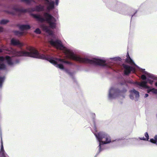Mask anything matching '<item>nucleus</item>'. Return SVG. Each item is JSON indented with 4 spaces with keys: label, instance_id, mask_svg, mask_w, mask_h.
<instances>
[{
    "label": "nucleus",
    "instance_id": "5701e85b",
    "mask_svg": "<svg viewBox=\"0 0 157 157\" xmlns=\"http://www.w3.org/2000/svg\"><path fill=\"white\" fill-rule=\"evenodd\" d=\"M8 21L7 20L3 19L0 21V24H5L8 22Z\"/></svg>",
    "mask_w": 157,
    "mask_h": 157
},
{
    "label": "nucleus",
    "instance_id": "412c9836",
    "mask_svg": "<svg viewBox=\"0 0 157 157\" xmlns=\"http://www.w3.org/2000/svg\"><path fill=\"white\" fill-rule=\"evenodd\" d=\"M150 91H151L153 93L157 94V90L154 88H152L150 90H147V92L149 93Z\"/></svg>",
    "mask_w": 157,
    "mask_h": 157
},
{
    "label": "nucleus",
    "instance_id": "f3484780",
    "mask_svg": "<svg viewBox=\"0 0 157 157\" xmlns=\"http://www.w3.org/2000/svg\"><path fill=\"white\" fill-rule=\"evenodd\" d=\"M147 82H145V81H142L141 82H136V84L138 85L140 87H147Z\"/></svg>",
    "mask_w": 157,
    "mask_h": 157
},
{
    "label": "nucleus",
    "instance_id": "72a5a7b5",
    "mask_svg": "<svg viewBox=\"0 0 157 157\" xmlns=\"http://www.w3.org/2000/svg\"><path fill=\"white\" fill-rule=\"evenodd\" d=\"M155 139L156 140V144H157V136H155Z\"/></svg>",
    "mask_w": 157,
    "mask_h": 157
},
{
    "label": "nucleus",
    "instance_id": "e433bc0d",
    "mask_svg": "<svg viewBox=\"0 0 157 157\" xmlns=\"http://www.w3.org/2000/svg\"><path fill=\"white\" fill-rule=\"evenodd\" d=\"M155 85L157 86V82L155 83Z\"/></svg>",
    "mask_w": 157,
    "mask_h": 157
},
{
    "label": "nucleus",
    "instance_id": "20e7f679",
    "mask_svg": "<svg viewBox=\"0 0 157 157\" xmlns=\"http://www.w3.org/2000/svg\"><path fill=\"white\" fill-rule=\"evenodd\" d=\"M98 141L99 142L98 147L99 148V153L105 149V144H109L112 142L110 136L106 133L101 132L96 133L94 132Z\"/></svg>",
    "mask_w": 157,
    "mask_h": 157
},
{
    "label": "nucleus",
    "instance_id": "4468645a",
    "mask_svg": "<svg viewBox=\"0 0 157 157\" xmlns=\"http://www.w3.org/2000/svg\"><path fill=\"white\" fill-rule=\"evenodd\" d=\"M127 58L125 59L126 62L129 63L131 64H134L135 66L138 68H139V67L137 66L134 63L133 61L131 58L130 57L128 53H127Z\"/></svg>",
    "mask_w": 157,
    "mask_h": 157
},
{
    "label": "nucleus",
    "instance_id": "39448f33",
    "mask_svg": "<svg viewBox=\"0 0 157 157\" xmlns=\"http://www.w3.org/2000/svg\"><path fill=\"white\" fill-rule=\"evenodd\" d=\"M32 16L36 18L37 20L40 22H43L46 21L48 23L49 27L52 29H55L56 27V19L51 15L47 13H45L44 14V17H42L40 15L33 14Z\"/></svg>",
    "mask_w": 157,
    "mask_h": 157
},
{
    "label": "nucleus",
    "instance_id": "aec40b11",
    "mask_svg": "<svg viewBox=\"0 0 157 157\" xmlns=\"http://www.w3.org/2000/svg\"><path fill=\"white\" fill-rule=\"evenodd\" d=\"M110 59L112 61H116L117 60L120 61L121 58L119 57H114L110 58Z\"/></svg>",
    "mask_w": 157,
    "mask_h": 157
},
{
    "label": "nucleus",
    "instance_id": "6ab92c4d",
    "mask_svg": "<svg viewBox=\"0 0 157 157\" xmlns=\"http://www.w3.org/2000/svg\"><path fill=\"white\" fill-rule=\"evenodd\" d=\"M15 10L20 13H24L27 11V10L26 9L22 8H16L15 9Z\"/></svg>",
    "mask_w": 157,
    "mask_h": 157
},
{
    "label": "nucleus",
    "instance_id": "4be33fe9",
    "mask_svg": "<svg viewBox=\"0 0 157 157\" xmlns=\"http://www.w3.org/2000/svg\"><path fill=\"white\" fill-rule=\"evenodd\" d=\"M6 153L4 150L0 151V156L1 155L2 157H5Z\"/></svg>",
    "mask_w": 157,
    "mask_h": 157
},
{
    "label": "nucleus",
    "instance_id": "bb28decb",
    "mask_svg": "<svg viewBox=\"0 0 157 157\" xmlns=\"http://www.w3.org/2000/svg\"><path fill=\"white\" fill-rule=\"evenodd\" d=\"M14 33L15 34L17 35H19L20 36H21L23 35V33L20 32L19 31H15L14 32Z\"/></svg>",
    "mask_w": 157,
    "mask_h": 157
},
{
    "label": "nucleus",
    "instance_id": "a211bd4d",
    "mask_svg": "<svg viewBox=\"0 0 157 157\" xmlns=\"http://www.w3.org/2000/svg\"><path fill=\"white\" fill-rule=\"evenodd\" d=\"M144 136L145 137V138H144V137H139V139L140 140L148 141L149 139V136L147 132H145L144 133Z\"/></svg>",
    "mask_w": 157,
    "mask_h": 157
},
{
    "label": "nucleus",
    "instance_id": "f704fd0d",
    "mask_svg": "<svg viewBox=\"0 0 157 157\" xmlns=\"http://www.w3.org/2000/svg\"><path fill=\"white\" fill-rule=\"evenodd\" d=\"M99 153V152H98V153L94 157H97V156L98 155V154L99 153Z\"/></svg>",
    "mask_w": 157,
    "mask_h": 157
},
{
    "label": "nucleus",
    "instance_id": "7c9ffc66",
    "mask_svg": "<svg viewBox=\"0 0 157 157\" xmlns=\"http://www.w3.org/2000/svg\"><path fill=\"white\" fill-rule=\"evenodd\" d=\"M3 28L2 27H0V32H2L3 31Z\"/></svg>",
    "mask_w": 157,
    "mask_h": 157
},
{
    "label": "nucleus",
    "instance_id": "ddd939ff",
    "mask_svg": "<svg viewBox=\"0 0 157 157\" xmlns=\"http://www.w3.org/2000/svg\"><path fill=\"white\" fill-rule=\"evenodd\" d=\"M11 44L13 45L17 46L20 47H22L24 45L23 43L20 42L19 40L14 38L11 39Z\"/></svg>",
    "mask_w": 157,
    "mask_h": 157
},
{
    "label": "nucleus",
    "instance_id": "7ed1b4c3",
    "mask_svg": "<svg viewBox=\"0 0 157 157\" xmlns=\"http://www.w3.org/2000/svg\"><path fill=\"white\" fill-rule=\"evenodd\" d=\"M5 61L7 65L10 67H13L17 64L20 62V59H16L15 61H13L12 58L8 56H6L5 57L3 56H0V89H1L2 87V85L5 79L4 76L1 77V73L2 71L4 70L6 68V66L4 63Z\"/></svg>",
    "mask_w": 157,
    "mask_h": 157
},
{
    "label": "nucleus",
    "instance_id": "f257e3e1",
    "mask_svg": "<svg viewBox=\"0 0 157 157\" xmlns=\"http://www.w3.org/2000/svg\"><path fill=\"white\" fill-rule=\"evenodd\" d=\"M48 42L51 45L57 49L63 50L66 57L68 58L80 63L99 65L106 68H112L111 64L107 63L106 61L104 59L98 58H94L91 59L82 58L79 56L75 54L72 50L64 47L62 42L59 40H54L52 39H51L48 41Z\"/></svg>",
    "mask_w": 157,
    "mask_h": 157
},
{
    "label": "nucleus",
    "instance_id": "9b49d317",
    "mask_svg": "<svg viewBox=\"0 0 157 157\" xmlns=\"http://www.w3.org/2000/svg\"><path fill=\"white\" fill-rule=\"evenodd\" d=\"M45 4L47 5V9L50 10L54 8V2L51 0H44Z\"/></svg>",
    "mask_w": 157,
    "mask_h": 157
},
{
    "label": "nucleus",
    "instance_id": "c756f323",
    "mask_svg": "<svg viewBox=\"0 0 157 157\" xmlns=\"http://www.w3.org/2000/svg\"><path fill=\"white\" fill-rule=\"evenodd\" d=\"M137 12V11H136L134 13V14H133V15H132V18H131V19H132V18L133 17H134V16H136V13Z\"/></svg>",
    "mask_w": 157,
    "mask_h": 157
},
{
    "label": "nucleus",
    "instance_id": "393cba45",
    "mask_svg": "<svg viewBox=\"0 0 157 157\" xmlns=\"http://www.w3.org/2000/svg\"><path fill=\"white\" fill-rule=\"evenodd\" d=\"M21 2H24L26 4H30L31 3L32 0H21Z\"/></svg>",
    "mask_w": 157,
    "mask_h": 157
},
{
    "label": "nucleus",
    "instance_id": "6e6552de",
    "mask_svg": "<svg viewBox=\"0 0 157 157\" xmlns=\"http://www.w3.org/2000/svg\"><path fill=\"white\" fill-rule=\"evenodd\" d=\"M123 5L121 3L116 1L110 6L109 8L111 10L116 11L120 13L125 14Z\"/></svg>",
    "mask_w": 157,
    "mask_h": 157
},
{
    "label": "nucleus",
    "instance_id": "1a4fd4ad",
    "mask_svg": "<svg viewBox=\"0 0 157 157\" xmlns=\"http://www.w3.org/2000/svg\"><path fill=\"white\" fill-rule=\"evenodd\" d=\"M122 66L124 69V74L126 75H128L129 74L131 71L133 72H135V69L133 67L124 64H122Z\"/></svg>",
    "mask_w": 157,
    "mask_h": 157
},
{
    "label": "nucleus",
    "instance_id": "c9c22d12",
    "mask_svg": "<svg viewBox=\"0 0 157 157\" xmlns=\"http://www.w3.org/2000/svg\"><path fill=\"white\" fill-rule=\"evenodd\" d=\"M2 52V49H0V52Z\"/></svg>",
    "mask_w": 157,
    "mask_h": 157
},
{
    "label": "nucleus",
    "instance_id": "2f4dec72",
    "mask_svg": "<svg viewBox=\"0 0 157 157\" xmlns=\"http://www.w3.org/2000/svg\"><path fill=\"white\" fill-rule=\"evenodd\" d=\"M148 94H146L144 95V97L147 98L148 97Z\"/></svg>",
    "mask_w": 157,
    "mask_h": 157
},
{
    "label": "nucleus",
    "instance_id": "b1692460",
    "mask_svg": "<svg viewBox=\"0 0 157 157\" xmlns=\"http://www.w3.org/2000/svg\"><path fill=\"white\" fill-rule=\"evenodd\" d=\"M0 134H1V148L0 151H4V147H3V142H2V136H1V131H0Z\"/></svg>",
    "mask_w": 157,
    "mask_h": 157
},
{
    "label": "nucleus",
    "instance_id": "58836bf2",
    "mask_svg": "<svg viewBox=\"0 0 157 157\" xmlns=\"http://www.w3.org/2000/svg\"><path fill=\"white\" fill-rule=\"evenodd\" d=\"M136 139L137 140H138V139Z\"/></svg>",
    "mask_w": 157,
    "mask_h": 157
},
{
    "label": "nucleus",
    "instance_id": "423d86ee",
    "mask_svg": "<svg viewBox=\"0 0 157 157\" xmlns=\"http://www.w3.org/2000/svg\"><path fill=\"white\" fill-rule=\"evenodd\" d=\"M127 91L125 88H123L121 90L117 89H115L113 87H111L109 91L108 98L111 100L116 98L117 97H121L124 98L125 93Z\"/></svg>",
    "mask_w": 157,
    "mask_h": 157
},
{
    "label": "nucleus",
    "instance_id": "9d476101",
    "mask_svg": "<svg viewBox=\"0 0 157 157\" xmlns=\"http://www.w3.org/2000/svg\"><path fill=\"white\" fill-rule=\"evenodd\" d=\"M130 92L131 93L129 96L130 99L133 100L134 99V97H135L136 101L138 100V99L139 98V92L134 89L131 90Z\"/></svg>",
    "mask_w": 157,
    "mask_h": 157
},
{
    "label": "nucleus",
    "instance_id": "2eb2a0df",
    "mask_svg": "<svg viewBox=\"0 0 157 157\" xmlns=\"http://www.w3.org/2000/svg\"><path fill=\"white\" fill-rule=\"evenodd\" d=\"M44 7L43 6L41 5L36 6L35 7L33 8L32 9L33 11H41L43 10Z\"/></svg>",
    "mask_w": 157,
    "mask_h": 157
},
{
    "label": "nucleus",
    "instance_id": "473e14b6",
    "mask_svg": "<svg viewBox=\"0 0 157 157\" xmlns=\"http://www.w3.org/2000/svg\"><path fill=\"white\" fill-rule=\"evenodd\" d=\"M94 129L95 130V131L96 132V126H95V124H94Z\"/></svg>",
    "mask_w": 157,
    "mask_h": 157
},
{
    "label": "nucleus",
    "instance_id": "c85d7f7f",
    "mask_svg": "<svg viewBox=\"0 0 157 157\" xmlns=\"http://www.w3.org/2000/svg\"><path fill=\"white\" fill-rule=\"evenodd\" d=\"M59 0H55V5L56 6H58V4H59Z\"/></svg>",
    "mask_w": 157,
    "mask_h": 157
},
{
    "label": "nucleus",
    "instance_id": "4c0bfd02",
    "mask_svg": "<svg viewBox=\"0 0 157 157\" xmlns=\"http://www.w3.org/2000/svg\"><path fill=\"white\" fill-rule=\"evenodd\" d=\"M92 114L93 116H95V114L94 113H93Z\"/></svg>",
    "mask_w": 157,
    "mask_h": 157
},
{
    "label": "nucleus",
    "instance_id": "f8f14e48",
    "mask_svg": "<svg viewBox=\"0 0 157 157\" xmlns=\"http://www.w3.org/2000/svg\"><path fill=\"white\" fill-rule=\"evenodd\" d=\"M40 27L43 30L50 35H52L53 34V32L51 30L49 27L46 25L45 24H42L40 25Z\"/></svg>",
    "mask_w": 157,
    "mask_h": 157
},
{
    "label": "nucleus",
    "instance_id": "dca6fc26",
    "mask_svg": "<svg viewBox=\"0 0 157 157\" xmlns=\"http://www.w3.org/2000/svg\"><path fill=\"white\" fill-rule=\"evenodd\" d=\"M19 28L21 30L29 29L30 28V26L28 25H21L19 26Z\"/></svg>",
    "mask_w": 157,
    "mask_h": 157
},
{
    "label": "nucleus",
    "instance_id": "0eeeda50",
    "mask_svg": "<svg viewBox=\"0 0 157 157\" xmlns=\"http://www.w3.org/2000/svg\"><path fill=\"white\" fill-rule=\"evenodd\" d=\"M140 71L144 74V75H142L141 76V78L143 80L147 79V82L150 84H152L154 81L156 80V78L155 76L151 74L148 73L145 71V69H143L139 67Z\"/></svg>",
    "mask_w": 157,
    "mask_h": 157
},
{
    "label": "nucleus",
    "instance_id": "a878e982",
    "mask_svg": "<svg viewBox=\"0 0 157 157\" xmlns=\"http://www.w3.org/2000/svg\"><path fill=\"white\" fill-rule=\"evenodd\" d=\"M34 32L38 34H40L41 33V31L39 28L36 29L34 31Z\"/></svg>",
    "mask_w": 157,
    "mask_h": 157
},
{
    "label": "nucleus",
    "instance_id": "f03ea898",
    "mask_svg": "<svg viewBox=\"0 0 157 157\" xmlns=\"http://www.w3.org/2000/svg\"><path fill=\"white\" fill-rule=\"evenodd\" d=\"M28 50L29 52L26 51H17L14 50H13V54L15 56H28L47 60L53 64L56 67L63 70L70 75H72V74L68 70L65 69L63 65L59 63H64L66 64L72 65V63L70 62L65 60L64 59L55 58L51 57L48 55L40 54L37 50L32 47L29 48Z\"/></svg>",
    "mask_w": 157,
    "mask_h": 157
},
{
    "label": "nucleus",
    "instance_id": "cd10ccee",
    "mask_svg": "<svg viewBox=\"0 0 157 157\" xmlns=\"http://www.w3.org/2000/svg\"><path fill=\"white\" fill-rule=\"evenodd\" d=\"M150 141L151 143L156 144V140L155 139V138L154 139H150Z\"/></svg>",
    "mask_w": 157,
    "mask_h": 157
}]
</instances>
